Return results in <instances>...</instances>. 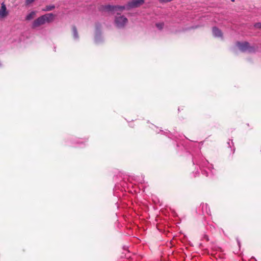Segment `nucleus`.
<instances>
[{
    "mask_svg": "<svg viewBox=\"0 0 261 261\" xmlns=\"http://www.w3.org/2000/svg\"><path fill=\"white\" fill-rule=\"evenodd\" d=\"M36 14V11H32L31 13H30L29 14H28L25 17L26 20H30L33 19Z\"/></svg>",
    "mask_w": 261,
    "mask_h": 261,
    "instance_id": "1a4fd4ad",
    "label": "nucleus"
},
{
    "mask_svg": "<svg viewBox=\"0 0 261 261\" xmlns=\"http://www.w3.org/2000/svg\"><path fill=\"white\" fill-rule=\"evenodd\" d=\"M145 3V0H130L127 3V8L131 9L138 8Z\"/></svg>",
    "mask_w": 261,
    "mask_h": 261,
    "instance_id": "f257e3e1",
    "label": "nucleus"
},
{
    "mask_svg": "<svg viewBox=\"0 0 261 261\" xmlns=\"http://www.w3.org/2000/svg\"><path fill=\"white\" fill-rule=\"evenodd\" d=\"M45 23H50L55 19V16L53 13H48L42 15Z\"/></svg>",
    "mask_w": 261,
    "mask_h": 261,
    "instance_id": "423d86ee",
    "label": "nucleus"
},
{
    "mask_svg": "<svg viewBox=\"0 0 261 261\" xmlns=\"http://www.w3.org/2000/svg\"><path fill=\"white\" fill-rule=\"evenodd\" d=\"M35 0H25V3L27 5H30L34 2Z\"/></svg>",
    "mask_w": 261,
    "mask_h": 261,
    "instance_id": "ddd939ff",
    "label": "nucleus"
},
{
    "mask_svg": "<svg viewBox=\"0 0 261 261\" xmlns=\"http://www.w3.org/2000/svg\"><path fill=\"white\" fill-rule=\"evenodd\" d=\"M156 26L158 28H159L160 29H162V28L163 27V23L156 24Z\"/></svg>",
    "mask_w": 261,
    "mask_h": 261,
    "instance_id": "4468645a",
    "label": "nucleus"
},
{
    "mask_svg": "<svg viewBox=\"0 0 261 261\" xmlns=\"http://www.w3.org/2000/svg\"><path fill=\"white\" fill-rule=\"evenodd\" d=\"M55 8V6L53 5L50 6H47L44 9H43V11H49L53 10Z\"/></svg>",
    "mask_w": 261,
    "mask_h": 261,
    "instance_id": "9b49d317",
    "label": "nucleus"
},
{
    "mask_svg": "<svg viewBox=\"0 0 261 261\" xmlns=\"http://www.w3.org/2000/svg\"><path fill=\"white\" fill-rule=\"evenodd\" d=\"M213 33L215 37H221L222 36L221 31L216 28H214L213 29Z\"/></svg>",
    "mask_w": 261,
    "mask_h": 261,
    "instance_id": "0eeeda50",
    "label": "nucleus"
},
{
    "mask_svg": "<svg viewBox=\"0 0 261 261\" xmlns=\"http://www.w3.org/2000/svg\"><path fill=\"white\" fill-rule=\"evenodd\" d=\"M127 22V19L124 16H117L115 18V23L118 28L124 27Z\"/></svg>",
    "mask_w": 261,
    "mask_h": 261,
    "instance_id": "f03ea898",
    "label": "nucleus"
},
{
    "mask_svg": "<svg viewBox=\"0 0 261 261\" xmlns=\"http://www.w3.org/2000/svg\"><path fill=\"white\" fill-rule=\"evenodd\" d=\"M8 14L9 12L7 9V7L5 4L4 3H2L1 4V7L0 8V19L6 17Z\"/></svg>",
    "mask_w": 261,
    "mask_h": 261,
    "instance_id": "20e7f679",
    "label": "nucleus"
},
{
    "mask_svg": "<svg viewBox=\"0 0 261 261\" xmlns=\"http://www.w3.org/2000/svg\"><path fill=\"white\" fill-rule=\"evenodd\" d=\"M72 31H73V36H74V38H75V39L78 38V37H79L78 33H77V30L75 27H73Z\"/></svg>",
    "mask_w": 261,
    "mask_h": 261,
    "instance_id": "9d476101",
    "label": "nucleus"
},
{
    "mask_svg": "<svg viewBox=\"0 0 261 261\" xmlns=\"http://www.w3.org/2000/svg\"><path fill=\"white\" fill-rule=\"evenodd\" d=\"M254 26L256 28L260 29V28H261V23L260 22L256 23L254 24Z\"/></svg>",
    "mask_w": 261,
    "mask_h": 261,
    "instance_id": "f8f14e48",
    "label": "nucleus"
},
{
    "mask_svg": "<svg viewBox=\"0 0 261 261\" xmlns=\"http://www.w3.org/2000/svg\"><path fill=\"white\" fill-rule=\"evenodd\" d=\"M106 9L108 10L113 11H122L124 10H129V9L127 8V4L125 6H107L106 7Z\"/></svg>",
    "mask_w": 261,
    "mask_h": 261,
    "instance_id": "7ed1b4c3",
    "label": "nucleus"
},
{
    "mask_svg": "<svg viewBox=\"0 0 261 261\" xmlns=\"http://www.w3.org/2000/svg\"><path fill=\"white\" fill-rule=\"evenodd\" d=\"M237 45L239 48L242 50H245L248 46V44L246 42L243 43H238Z\"/></svg>",
    "mask_w": 261,
    "mask_h": 261,
    "instance_id": "6e6552de",
    "label": "nucleus"
},
{
    "mask_svg": "<svg viewBox=\"0 0 261 261\" xmlns=\"http://www.w3.org/2000/svg\"><path fill=\"white\" fill-rule=\"evenodd\" d=\"M172 0H159L161 3H168L172 1Z\"/></svg>",
    "mask_w": 261,
    "mask_h": 261,
    "instance_id": "2eb2a0df",
    "label": "nucleus"
},
{
    "mask_svg": "<svg viewBox=\"0 0 261 261\" xmlns=\"http://www.w3.org/2000/svg\"><path fill=\"white\" fill-rule=\"evenodd\" d=\"M44 19L43 16H41L36 19L33 23V27L36 28L41 25L45 24Z\"/></svg>",
    "mask_w": 261,
    "mask_h": 261,
    "instance_id": "39448f33",
    "label": "nucleus"
}]
</instances>
